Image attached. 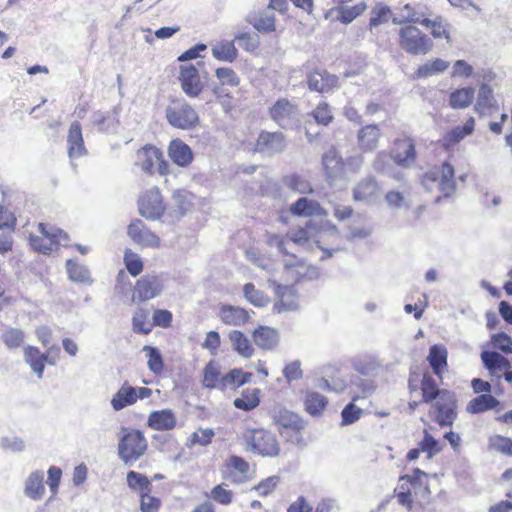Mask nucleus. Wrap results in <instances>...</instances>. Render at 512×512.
Here are the masks:
<instances>
[{"label":"nucleus","mask_w":512,"mask_h":512,"mask_svg":"<svg viewBox=\"0 0 512 512\" xmlns=\"http://www.w3.org/2000/svg\"><path fill=\"white\" fill-rule=\"evenodd\" d=\"M323 232L324 226L321 223H318L314 220H309L305 222L304 225L298 226L297 228L288 232L286 235H269L267 238V244L270 247L277 248V250L283 256L292 258V261L285 265V270L289 272L293 267L303 265L302 262L294 254L289 252L288 246L291 242L301 247L315 243L316 246L324 252V256L322 258L332 256V252L337 250V248H332L329 250L321 246V237Z\"/></svg>","instance_id":"obj_1"},{"label":"nucleus","mask_w":512,"mask_h":512,"mask_svg":"<svg viewBox=\"0 0 512 512\" xmlns=\"http://www.w3.org/2000/svg\"><path fill=\"white\" fill-rule=\"evenodd\" d=\"M425 478H427V474L419 468H415L411 474L400 476L399 483L394 490L398 504L409 511L414 507H421L420 496L425 497L429 494Z\"/></svg>","instance_id":"obj_2"},{"label":"nucleus","mask_w":512,"mask_h":512,"mask_svg":"<svg viewBox=\"0 0 512 512\" xmlns=\"http://www.w3.org/2000/svg\"><path fill=\"white\" fill-rule=\"evenodd\" d=\"M393 23L400 25L397 30V44L406 54L426 55L433 49L432 38L417 25L411 22H397L396 19H393Z\"/></svg>","instance_id":"obj_3"},{"label":"nucleus","mask_w":512,"mask_h":512,"mask_svg":"<svg viewBox=\"0 0 512 512\" xmlns=\"http://www.w3.org/2000/svg\"><path fill=\"white\" fill-rule=\"evenodd\" d=\"M408 391L411 397H419L408 403L411 410H415L420 404H430L443 391L429 371H410L408 376Z\"/></svg>","instance_id":"obj_4"},{"label":"nucleus","mask_w":512,"mask_h":512,"mask_svg":"<svg viewBox=\"0 0 512 512\" xmlns=\"http://www.w3.org/2000/svg\"><path fill=\"white\" fill-rule=\"evenodd\" d=\"M68 240L69 236L65 231L43 222H39L35 232H30L28 236L32 250L43 255H51L59 249L61 242Z\"/></svg>","instance_id":"obj_5"},{"label":"nucleus","mask_w":512,"mask_h":512,"mask_svg":"<svg viewBox=\"0 0 512 512\" xmlns=\"http://www.w3.org/2000/svg\"><path fill=\"white\" fill-rule=\"evenodd\" d=\"M215 77L217 83L213 86L212 93L224 111L230 113L236 107V99L228 89L238 88L241 84V78L231 67L216 68Z\"/></svg>","instance_id":"obj_6"},{"label":"nucleus","mask_w":512,"mask_h":512,"mask_svg":"<svg viewBox=\"0 0 512 512\" xmlns=\"http://www.w3.org/2000/svg\"><path fill=\"white\" fill-rule=\"evenodd\" d=\"M421 184L432 189L437 184L443 197H451L456 191L455 170L451 163L445 161L427 170L421 177Z\"/></svg>","instance_id":"obj_7"},{"label":"nucleus","mask_w":512,"mask_h":512,"mask_svg":"<svg viewBox=\"0 0 512 512\" xmlns=\"http://www.w3.org/2000/svg\"><path fill=\"white\" fill-rule=\"evenodd\" d=\"M243 440L248 450L264 457H275L280 452V445L274 433L264 428H250L243 433Z\"/></svg>","instance_id":"obj_8"},{"label":"nucleus","mask_w":512,"mask_h":512,"mask_svg":"<svg viewBox=\"0 0 512 512\" xmlns=\"http://www.w3.org/2000/svg\"><path fill=\"white\" fill-rule=\"evenodd\" d=\"M430 404L429 416L431 419L440 427H451L458 416V400L455 392L443 389Z\"/></svg>","instance_id":"obj_9"},{"label":"nucleus","mask_w":512,"mask_h":512,"mask_svg":"<svg viewBox=\"0 0 512 512\" xmlns=\"http://www.w3.org/2000/svg\"><path fill=\"white\" fill-rule=\"evenodd\" d=\"M147 447L148 443L142 431L124 429L118 443V455L124 463H132L146 453Z\"/></svg>","instance_id":"obj_10"},{"label":"nucleus","mask_w":512,"mask_h":512,"mask_svg":"<svg viewBox=\"0 0 512 512\" xmlns=\"http://www.w3.org/2000/svg\"><path fill=\"white\" fill-rule=\"evenodd\" d=\"M139 214L150 221L160 220L166 213L167 203L158 187L144 190L137 200Z\"/></svg>","instance_id":"obj_11"},{"label":"nucleus","mask_w":512,"mask_h":512,"mask_svg":"<svg viewBox=\"0 0 512 512\" xmlns=\"http://www.w3.org/2000/svg\"><path fill=\"white\" fill-rule=\"evenodd\" d=\"M136 165L146 174L165 176L169 173V163L163 152L154 145L147 144L137 151Z\"/></svg>","instance_id":"obj_12"},{"label":"nucleus","mask_w":512,"mask_h":512,"mask_svg":"<svg viewBox=\"0 0 512 512\" xmlns=\"http://www.w3.org/2000/svg\"><path fill=\"white\" fill-rule=\"evenodd\" d=\"M168 123L178 129H191L199 122L196 110L184 99H174L166 109Z\"/></svg>","instance_id":"obj_13"},{"label":"nucleus","mask_w":512,"mask_h":512,"mask_svg":"<svg viewBox=\"0 0 512 512\" xmlns=\"http://www.w3.org/2000/svg\"><path fill=\"white\" fill-rule=\"evenodd\" d=\"M334 6L326 14V18H332L335 15L337 21L342 24H349L357 17L362 15L367 4L364 0H332Z\"/></svg>","instance_id":"obj_14"},{"label":"nucleus","mask_w":512,"mask_h":512,"mask_svg":"<svg viewBox=\"0 0 512 512\" xmlns=\"http://www.w3.org/2000/svg\"><path fill=\"white\" fill-rule=\"evenodd\" d=\"M390 157L399 167L407 168L413 165L417 159L414 139L406 134L395 138L390 150Z\"/></svg>","instance_id":"obj_15"},{"label":"nucleus","mask_w":512,"mask_h":512,"mask_svg":"<svg viewBox=\"0 0 512 512\" xmlns=\"http://www.w3.org/2000/svg\"><path fill=\"white\" fill-rule=\"evenodd\" d=\"M163 288V280L159 275L146 274L136 281L132 301L147 302L159 296Z\"/></svg>","instance_id":"obj_16"},{"label":"nucleus","mask_w":512,"mask_h":512,"mask_svg":"<svg viewBox=\"0 0 512 512\" xmlns=\"http://www.w3.org/2000/svg\"><path fill=\"white\" fill-rule=\"evenodd\" d=\"M129 238L143 248L157 249L161 246L160 237L153 232L141 219H133L127 227Z\"/></svg>","instance_id":"obj_17"},{"label":"nucleus","mask_w":512,"mask_h":512,"mask_svg":"<svg viewBox=\"0 0 512 512\" xmlns=\"http://www.w3.org/2000/svg\"><path fill=\"white\" fill-rule=\"evenodd\" d=\"M287 146V140L281 131L269 132L262 130L255 140L253 151L261 154L274 155L281 153Z\"/></svg>","instance_id":"obj_18"},{"label":"nucleus","mask_w":512,"mask_h":512,"mask_svg":"<svg viewBox=\"0 0 512 512\" xmlns=\"http://www.w3.org/2000/svg\"><path fill=\"white\" fill-rule=\"evenodd\" d=\"M152 390L147 387L134 388L125 382L111 400L114 410L119 411L127 406L133 405L138 399L149 398Z\"/></svg>","instance_id":"obj_19"},{"label":"nucleus","mask_w":512,"mask_h":512,"mask_svg":"<svg viewBox=\"0 0 512 512\" xmlns=\"http://www.w3.org/2000/svg\"><path fill=\"white\" fill-rule=\"evenodd\" d=\"M299 281V277L296 276L293 283L282 285L276 281L269 280L270 285L273 286L277 302L274 304V310L278 313L293 310L297 307V291L294 287V283Z\"/></svg>","instance_id":"obj_20"},{"label":"nucleus","mask_w":512,"mask_h":512,"mask_svg":"<svg viewBox=\"0 0 512 512\" xmlns=\"http://www.w3.org/2000/svg\"><path fill=\"white\" fill-rule=\"evenodd\" d=\"M178 79L182 90L189 97H198L204 89L199 69L193 64L181 65Z\"/></svg>","instance_id":"obj_21"},{"label":"nucleus","mask_w":512,"mask_h":512,"mask_svg":"<svg viewBox=\"0 0 512 512\" xmlns=\"http://www.w3.org/2000/svg\"><path fill=\"white\" fill-rule=\"evenodd\" d=\"M272 419L281 435L294 436L303 429L302 419L285 408L275 410Z\"/></svg>","instance_id":"obj_22"},{"label":"nucleus","mask_w":512,"mask_h":512,"mask_svg":"<svg viewBox=\"0 0 512 512\" xmlns=\"http://www.w3.org/2000/svg\"><path fill=\"white\" fill-rule=\"evenodd\" d=\"M383 133L378 124H366L362 126L356 135V143L361 153H371L375 151L382 139Z\"/></svg>","instance_id":"obj_23"},{"label":"nucleus","mask_w":512,"mask_h":512,"mask_svg":"<svg viewBox=\"0 0 512 512\" xmlns=\"http://www.w3.org/2000/svg\"><path fill=\"white\" fill-rule=\"evenodd\" d=\"M427 361L433 374L442 380L443 375L448 372V349L444 344H434L429 348Z\"/></svg>","instance_id":"obj_24"},{"label":"nucleus","mask_w":512,"mask_h":512,"mask_svg":"<svg viewBox=\"0 0 512 512\" xmlns=\"http://www.w3.org/2000/svg\"><path fill=\"white\" fill-rule=\"evenodd\" d=\"M289 211L296 217H326L327 211L314 199L300 197L289 207Z\"/></svg>","instance_id":"obj_25"},{"label":"nucleus","mask_w":512,"mask_h":512,"mask_svg":"<svg viewBox=\"0 0 512 512\" xmlns=\"http://www.w3.org/2000/svg\"><path fill=\"white\" fill-rule=\"evenodd\" d=\"M218 316L221 322L228 326H243L250 319L246 309L228 304L219 307Z\"/></svg>","instance_id":"obj_26"},{"label":"nucleus","mask_w":512,"mask_h":512,"mask_svg":"<svg viewBox=\"0 0 512 512\" xmlns=\"http://www.w3.org/2000/svg\"><path fill=\"white\" fill-rule=\"evenodd\" d=\"M297 111L296 104L286 98H280L269 108V115L274 122L283 126L297 114Z\"/></svg>","instance_id":"obj_27"},{"label":"nucleus","mask_w":512,"mask_h":512,"mask_svg":"<svg viewBox=\"0 0 512 512\" xmlns=\"http://www.w3.org/2000/svg\"><path fill=\"white\" fill-rule=\"evenodd\" d=\"M308 87L312 91L327 93L338 86V78L326 71H313L307 78Z\"/></svg>","instance_id":"obj_28"},{"label":"nucleus","mask_w":512,"mask_h":512,"mask_svg":"<svg viewBox=\"0 0 512 512\" xmlns=\"http://www.w3.org/2000/svg\"><path fill=\"white\" fill-rule=\"evenodd\" d=\"M255 344L262 350H274L280 341L279 333L275 328L260 325L252 333Z\"/></svg>","instance_id":"obj_29"},{"label":"nucleus","mask_w":512,"mask_h":512,"mask_svg":"<svg viewBox=\"0 0 512 512\" xmlns=\"http://www.w3.org/2000/svg\"><path fill=\"white\" fill-rule=\"evenodd\" d=\"M147 425L156 431H169L176 427L177 419L170 409L157 410L149 414Z\"/></svg>","instance_id":"obj_30"},{"label":"nucleus","mask_w":512,"mask_h":512,"mask_svg":"<svg viewBox=\"0 0 512 512\" xmlns=\"http://www.w3.org/2000/svg\"><path fill=\"white\" fill-rule=\"evenodd\" d=\"M481 360L484 366L491 372L498 370H506L504 379L507 382H512V370L510 368V361L501 354L493 351H483L481 353Z\"/></svg>","instance_id":"obj_31"},{"label":"nucleus","mask_w":512,"mask_h":512,"mask_svg":"<svg viewBox=\"0 0 512 512\" xmlns=\"http://www.w3.org/2000/svg\"><path fill=\"white\" fill-rule=\"evenodd\" d=\"M68 155L70 158H79L86 154L84 139L82 135V128L78 121L70 125L68 136Z\"/></svg>","instance_id":"obj_32"},{"label":"nucleus","mask_w":512,"mask_h":512,"mask_svg":"<svg viewBox=\"0 0 512 512\" xmlns=\"http://www.w3.org/2000/svg\"><path fill=\"white\" fill-rule=\"evenodd\" d=\"M24 359L25 362L30 366L32 371L37 374L39 378L43 376L46 363L53 364L52 361H48V353H42L36 346L28 345L24 348Z\"/></svg>","instance_id":"obj_33"},{"label":"nucleus","mask_w":512,"mask_h":512,"mask_svg":"<svg viewBox=\"0 0 512 512\" xmlns=\"http://www.w3.org/2000/svg\"><path fill=\"white\" fill-rule=\"evenodd\" d=\"M170 159L178 166L187 167L193 160L191 148L180 139H174L168 146Z\"/></svg>","instance_id":"obj_34"},{"label":"nucleus","mask_w":512,"mask_h":512,"mask_svg":"<svg viewBox=\"0 0 512 512\" xmlns=\"http://www.w3.org/2000/svg\"><path fill=\"white\" fill-rule=\"evenodd\" d=\"M380 186L374 177H366L359 181L353 189L355 201H370L380 193Z\"/></svg>","instance_id":"obj_35"},{"label":"nucleus","mask_w":512,"mask_h":512,"mask_svg":"<svg viewBox=\"0 0 512 512\" xmlns=\"http://www.w3.org/2000/svg\"><path fill=\"white\" fill-rule=\"evenodd\" d=\"M420 24L430 29V34L434 39H445L448 43L452 41L450 34V25L442 16H436L433 19L422 18Z\"/></svg>","instance_id":"obj_36"},{"label":"nucleus","mask_w":512,"mask_h":512,"mask_svg":"<svg viewBox=\"0 0 512 512\" xmlns=\"http://www.w3.org/2000/svg\"><path fill=\"white\" fill-rule=\"evenodd\" d=\"M475 129V119L471 116L469 117L463 126H457L453 129L449 130L443 136V143L446 148H450L461 140H463L466 136L471 135Z\"/></svg>","instance_id":"obj_37"},{"label":"nucleus","mask_w":512,"mask_h":512,"mask_svg":"<svg viewBox=\"0 0 512 512\" xmlns=\"http://www.w3.org/2000/svg\"><path fill=\"white\" fill-rule=\"evenodd\" d=\"M261 402V390L259 388H246L241 392L240 397L233 401L236 409L249 412L259 406Z\"/></svg>","instance_id":"obj_38"},{"label":"nucleus","mask_w":512,"mask_h":512,"mask_svg":"<svg viewBox=\"0 0 512 512\" xmlns=\"http://www.w3.org/2000/svg\"><path fill=\"white\" fill-rule=\"evenodd\" d=\"M252 375V373L245 372L241 368L229 370L225 375H223L221 391H225L227 389H238L244 384L249 383Z\"/></svg>","instance_id":"obj_39"},{"label":"nucleus","mask_w":512,"mask_h":512,"mask_svg":"<svg viewBox=\"0 0 512 512\" xmlns=\"http://www.w3.org/2000/svg\"><path fill=\"white\" fill-rule=\"evenodd\" d=\"M223 375L216 360H210L203 369L202 385L208 389L221 390Z\"/></svg>","instance_id":"obj_40"},{"label":"nucleus","mask_w":512,"mask_h":512,"mask_svg":"<svg viewBox=\"0 0 512 512\" xmlns=\"http://www.w3.org/2000/svg\"><path fill=\"white\" fill-rule=\"evenodd\" d=\"M25 495L32 500H41L45 494L44 473L32 472L25 483Z\"/></svg>","instance_id":"obj_41"},{"label":"nucleus","mask_w":512,"mask_h":512,"mask_svg":"<svg viewBox=\"0 0 512 512\" xmlns=\"http://www.w3.org/2000/svg\"><path fill=\"white\" fill-rule=\"evenodd\" d=\"M498 108L497 101L494 98L493 90L488 84H482L479 88L478 99L474 109L480 115Z\"/></svg>","instance_id":"obj_42"},{"label":"nucleus","mask_w":512,"mask_h":512,"mask_svg":"<svg viewBox=\"0 0 512 512\" xmlns=\"http://www.w3.org/2000/svg\"><path fill=\"white\" fill-rule=\"evenodd\" d=\"M234 351L244 358H251L255 349L249 338L239 330H233L228 335Z\"/></svg>","instance_id":"obj_43"},{"label":"nucleus","mask_w":512,"mask_h":512,"mask_svg":"<svg viewBox=\"0 0 512 512\" xmlns=\"http://www.w3.org/2000/svg\"><path fill=\"white\" fill-rule=\"evenodd\" d=\"M475 97V90L472 87L457 88L449 95V105L453 109H464L469 107Z\"/></svg>","instance_id":"obj_44"},{"label":"nucleus","mask_w":512,"mask_h":512,"mask_svg":"<svg viewBox=\"0 0 512 512\" xmlns=\"http://www.w3.org/2000/svg\"><path fill=\"white\" fill-rule=\"evenodd\" d=\"M499 401L491 394H481L471 399L466 406V410L470 414H479L496 408Z\"/></svg>","instance_id":"obj_45"},{"label":"nucleus","mask_w":512,"mask_h":512,"mask_svg":"<svg viewBox=\"0 0 512 512\" xmlns=\"http://www.w3.org/2000/svg\"><path fill=\"white\" fill-rule=\"evenodd\" d=\"M212 55L219 61L232 63L237 59L238 51L233 41L221 40L212 47Z\"/></svg>","instance_id":"obj_46"},{"label":"nucleus","mask_w":512,"mask_h":512,"mask_svg":"<svg viewBox=\"0 0 512 512\" xmlns=\"http://www.w3.org/2000/svg\"><path fill=\"white\" fill-rule=\"evenodd\" d=\"M132 329L136 334L148 335L153 330L150 312L146 308H138L132 316Z\"/></svg>","instance_id":"obj_47"},{"label":"nucleus","mask_w":512,"mask_h":512,"mask_svg":"<svg viewBox=\"0 0 512 512\" xmlns=\"http://www.w3.org/2000/svg\"><path fill=\"white\" fill-rule=\"evenodd\" d=\"M126 482L128 487L132 491L137 492L139 496L141 493L149 492L153 488L150 479L145 474L133 470L127 473Z\"/></svg>","instance_id":"obj_48"},{"label":"nucleus","mask_w":512,"mask_h":512,"mask_svg":"<svg viewBox=\"0 0 512 512\" xmlns=\"http://www.w3.org/2000/svg\"><path fill=\"white\" fill-rule=\"evenodd\" d=\"M315 123L320 126H329L334 121L332 107L326 101L319 102L316 107L309 113Z\"/></svg>","instance_id":"obj_49"},{"label":"nucleus","mask_w":512,"mask_h":512,"mask_svg":"<svg viewBox=\"0 0 512 512\" xmlns=\"http://www.w3.org/2000/svg\"><path fill=\"white\" fill-rule=\"evenodd\" d=\"M327 404V398L318 392H308L305 396V409L310 415L315 416L321 414L326 408Z\"/></svg>","instance_id":"obj_50"},{"label":"nucleus","mask_w":512,"mask_h":512,"mask_svg":"<svg viewBox=\"0 0 512 512\" xmlns=\"http://www.w3.org/2000/svg\"><path fill=\"white\" fill-rule=\"evenodd\" d=\"M322 164L329 178L335 177L343 169L344 165L342 158L334 150H330L323 155Z\"/></svg>","instance_id":"obj_51"},{"label":"nucleus","mask_w":512,"mask_h":512,"mask_svg":"<svg viewBox=\"0 0 512 512\" xmlns=\"http://www.w3.org/2000/svg\"><path fill=\"white\" fill-rule=\"evenodd\" d=\"M1 340L10 350L20 348L25 342V333L18 328H6L1 334Z\"/></svg>","instance_id":"obj_52"},{"label":"nucleus","mask_w":512,"mask_h":512,"mask_svg":"<svg viewBox=\"0 0 512 512\" xmlns=\"http://www.w3.org/2000/svg\"><path fill=\"white\" fill-rule=\"evenodd\" d=\"M243 293L246 300L256 307H265L270 302L269 296L257 289L253 283H246Z\"/></svg>","instance_id":"obj_53"},{"label":"nucleus","mask_w":512,"mask_h":512,"mask_svg":"<svg viewBox=\"0 0 512 512\" xmlns=\"http://www.w3.org/2000/svg\"><path fill=\"white\" fill-rule=\"evenodd\" d=\"M365 397L366 395H355L352 397V402L347 404L341 412V425H350L360 419L362 410L355 405V402Z\"/></svg>","instance_id":"obj_54"},{"label":"nucleus","mask_w":512,"mask_h":512,"mask_svg":"<svg viewBox=\"0 0 512 512\" xmlns=\"http://www.w3.org/2000/svg\"><path fill=\"white\" fill-rule=\"evenodd\" d=\"M488 449L512 457V438L493 435L488 440Z\"/></svg>","instance_id":"obj_55"},{"label":"nucleus","mask_w":512,"mask_h":512,"mask_svg":"<svg viewBox=\"0 0 512 512\" xmlns=\"http://www.w3.org/2000/svg\"><path fill=\"white\" fill-rule=\"evenodd\" d=\"M66 268L71 280L79 283L91 282L90 272L85 266L80 265L73 260H67Z\"/></svg>","instance_id":"obj_56"},{"label":"nucleus","mask_w":512,"mask_h":512,"mask_svg":"<svg viewBox=\"0 0 512 512\" xmlns=\"http://www.w3.org/2000/svg\"><path fill=\"white\" fill-rule=\"evenodd\" d=\"M143 351L146 352L148 358L147 365L154 374H161L164 370V360L160 351L152 346H144Z\"/></svg>","instance_id":"obj_57"},{"label":"nucleus","mask_w":512,"mask_h":512,"mask_svg":"<svg viewBox=\"0 0 512 512\" xmlns=\"http://www.w3.org/2000/svg\"><path fill=\"white\" fill-rule=\"evenodd\" d=\"M250 23L257 31L262 33H271L276 30L274 14L260 13L254 16Z\"/></svg>","instance_id":"obj_58"},{"label":"nucleus","mask_w":512,"mask_h":512,"mask_svg":"<svg viewBox=\"0 0 512 512\" xmlns=\"http://www.w3.org/2000/svg\"><path fill=\"white\" fill-rule=\"evenodd\" d=\"M284 184L291 190L306 194L313 191L310 183L299 174H290L284 177Z\"/></svg>","instance_id":"obj_59"},{"label":"nucleus","mask_w":512,"mask_h":512,"mask_svg":"<svg viewBox=\"0 0 512 512\" xmlns=\"http://www.w3.org/2000/svg\"><path fill=\"white\" fill-rule=\"evenodd\" d=\"M139 507L141 512H160L162 507L161 498L149 492L141 493L139 496Z\"/></svg>","instance_id":"obj_60"},{"label":"nucleus","mask_w":512,"mask_h":512,"mask_svg":"<svg viewBox=\"0 0 512 512\" xmlns=\"http://www.w3.org/2000/svg\"><path fill=\"white\" fill-rule=\"evenodd\" d=\"M280 483V477L277 475L269 476L261 480L257 485L253 487V490L260 497H267L273 494Z\"/></svg>","instance_id":"obj_61"},{"label":"nucleus","mask_w":512,"mask_h":512,"mask_svg":"<svg viewBox=\"0 0 512 512\" xmlns=\"http://www.w3.org/2000/svg\"><path fill=\"white\" fill-rule=\"evenodd\" d=\"M391 15V9L388 6L378 4L371 11L369 26L372 28L387 23Z\"/></svg>","instance_id":"obj_62"},{"label":"nucleus","mask_w":512,"mask_h":512,"mask_svg":"<svg viewBox=\"0 0 512 512\" xmlns=\"http://www.w3.org/2000/svg\"><path fill=\"white\" fill-rule=\"evenodd\" d=\"M214 435L215 433L212 429L200 428L189 436L187 445L189 447H193L195 445L207 446L212 442Z\"/></svg>","instance_id":"obj_63"},{"label":"nucleus","mask_w":512,"mask_h":512,"mask_svg":"<svg viewBox=\"0 0 512 512\" xmlns=\"http://www.w3.org/2000/svg\"><path fill=\"white\" fill-rule=\"evenodd\" d=\"M124 264L133 277L140 275L144 268L141 258L129 249L124 254Z\"/></svg>","instance_id":"obj_64"}]
</instances>
